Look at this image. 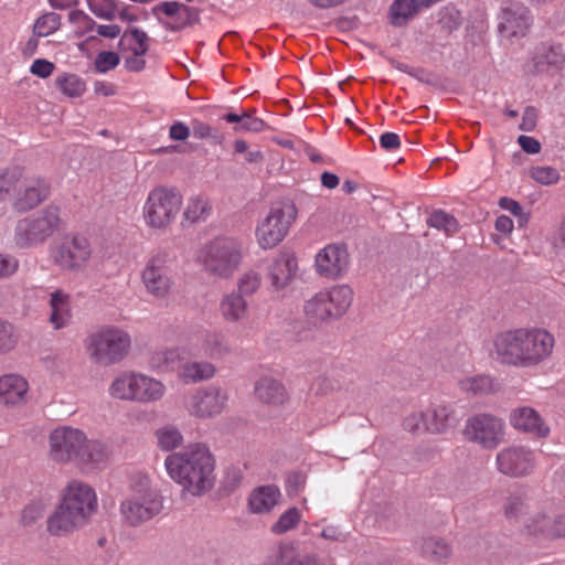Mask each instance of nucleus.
<instances>
[{"label":"nucleus","instance_id":"a211bd4d","mask_svg":"<svg viewBox=\"0 0 565 565\" xmlns=\"http://www.w3.org/2000/svg\"><path fill=\"white\" fill-rule=\"evenodd\" d=\"M318 275L328 279H337L344 275L349 267V254L342 244H328L320 249L315 258Z\"/></svg>","mask_w":565,"mask_h":565},{"label":"nucleus","instance_id":"ea45409f","mask_svg":"<svg viewBox=\"0 0 565 565\" xmlns=\"http://www.w3.org/2000/svg\"><path fill=\"white\" fill-rule=\"evenodd\" d=\"M417 545L425 556L436 561L446 559L451 554L449 544L439 537H424L417 542Z\"/></svg>","mask_w":565,"mask_h":565},{"label":"nucleus","instance_id":"2eb2a0df","mask_svg":"<svg viewBox=\"0 0 565 565\" xmlns=\"http://www.w3.org/2000/svg\"><path fill=\"white\" fill-rule=\"evenodd\" d=\"M497 469L504 476L520 478L530 475L535 467L534 451L524 446H509L495 457Z\"/></svg>","mask_w":565,"mask_h":565},{"label":"nucleus","instance_id":"c03bdc74","mask_svg":"<svg viewBox=\"0 0 565 565\" xmlns=\"http://www.w3.org/2000/svg\"><path fill=\"white\" fill-rule=\"evenodd\" d=\"M61 26V15L55 12H49L41 15L34 23V33L38 36H49Z\"/></svg>","mask_w":565,"mask_h":565},{"label":"nucleus","instance_id":"a878e982","mask_svg":"<svg viewBox=\"0 0 565 565\" xmlns=\"http://www.w3.org/2000/svg\"><path fill=\"white\" fill-rule=\"evenodd\" d=\"M111 458L109 447L99 439H89L85 435V441L81 447L76 463L87 470L104 469Z\"/></svg>","mask_w":565,"mask_h":565},{"label":"nucleus","instance_id":"aec40b11","mask_svg":"<svg viewBox=\"0 0 565 565\" xmlns=\"http://www.w3.org/2000/svg\"><path fill=\"white\" fill-rule=\"evenodd\" d=\"M530 9L520 1H509L500 14L499 30L507 38L525 36L531 24Z\"/></svg>","mask_w":565,"mask_h":565},{"label":"nucleus","instance_id":"3c124183","mask_svg":"<svg viewBox=\"0 0 565 565\" xmlns=\"http://www.w3.org/2000/svg\"><path fill=\"white\" fill-rule=\"evenodd\" d=\"M260 287V275L254 270L244 273L237 281V291L244 298L254 295Z\"/></svg>","mask_w":565,"mask_h":565},{"label":"nucleus","instance_id":"09e8293b","mask_svg":"<svg viewBox=\"0 0 565 565\" xmlns=\"http://www.w3.org/2000/svg\"><path fill=\"white\" fill-rule=\"evenodd\" d=\"M428 225L437 230H443L447 234H452L458 230L457 220L444 211H435L428 218Z\"/></svg>","mask_w":565,"mask_h":565},{"label":"nucleus","instance_id":"f03ea898","mask_svg":"<svg viewBox=\"0 0 565 565\" xmlns=\"http://www.w3.org/2000/svg\"><path fill=\"white\" fill-rule=\"evenodd\" d=\"M96 510L95 490L86 482L72 480L63 490L61 503L47 520V531L54 535L68 533L86 524Z\"/></svg>","mask_w":565,"mask_h":565},{"label":"nucleus","instance_id":"f3484780","mask_svg":"<svg viewBox=\"0 0 565 565\" xmlns=\"http://www.w3.org/2000/svg\"><path fill=\"white\" fill-rule=\"evenodd\" d=\"M226 392L216 386L196 390L188 402V411L198 418H210L220 415L226 406Z\"/></svg>","mask_w":565,"mask_h":565},{"label":"nucleus","instance_id":"5701e85b","mask_svg":"<svg viewBox=\"0 0 565 565\" xmlns=\"http://www.w3.org/2000/svg\"><path fill=\"white\" fill-rule=\"evenodd\" d=\"M509 422L515 430L537 438H546L551 431L541 414L530 406L513 408L510 412Z\"/></svg>","mask_w":565,"mask_h":565},{"label":"nucleus","instance_id":"7ed1b4c3","mask_svg":"<svg viewBox=\"0 0 565 565\" xmlns=\"http://www.w3.org/2000/svg\"><path fill=\"white\" fill-rule=\"evenodd\" d=\"M243 260L242 243L233 237L218 236L206 242L196 254L202 270L214 278L228 279Z\"/></svg>","mask_w":565,"mask_h":565},{"label":"nucleus","instance_id":"393cba45","mask_svg":"<svg viewBox=\"0 0 565 565\" xmlns=\"http://www.w3.org/2000/svg\"><path fill=\"white\" fill-rule=\"evenodd\" d=\"M28 381L14 373L0 376V405L18 407L24 405L29 398Z\"/></svg>","mask_w":565,"mask_h":565},{"label":"nucleus","instance_id":"69168bd1","mask_svg":"<svg viewBox=\"0 0 565 565\" xmlns=\"http://www.w3.org/2000/svg\"><path fill=\"white\" fill-rule=\"evenodd\" d=\"M537 122V110L533 106H527L524 109L522 122L519 128L523 131H532Z\"/></svg>","mask_w":565,"mask_h":565},{"label":"nucleus","instance_id":"f8f14e48","mask_svg":"<svg viewBox=\"0 0 565 565\" xmlns=\"http://www.w3.org/2000/svg\"><path fill=\"white\" fill-rule=\"evenodd\" d=\"M92 254L88 238L81 234L67 235L60 245L51 250L53 263L64 270L83 269Z\"/></svg>","mask_w":565,"mask_h":565},{"label":"nucleus","instance_id":"680f3d73","mask_svg":"<svg viewBox=\"0 0 565 565\" xmlns=\"http://www.w3.org/2000/svg\"><path fill=\"white\" fill-rule=\"evenodd\" d=\"M205 351H225L227 350L225 337L221 333H209L204 339Z\"/></svg>","mask_w":565,"mask_h":565},{"label":"nucleus","instance_id":"603ef678","mask_svg":"<svg viewBox=\"0 0 565 565\" xmlns=\"http://www.w3.org/2000/svg\"><path fill=\"white\" fill-rule=\"evenodd\" d=\"M129 41V49L135 55H145L148 52V35L145 31L137 28L130 30L126 35Z\"/></svg>","mask_w":565,"mask_h":565},{"label":"nucleus","instance_id":"0eeeda50","mask_svg":"<svg viewBox=\"0 0 565 565\" xmlns=\"http://www.w3.org/2000/svg\"><path fill=\"white\" fill-rule=\"evenodd\" d=\"M182 204V194L175 188L154 186L142 205L146 226L154 231H166L175 222Z\"/></svg>","mask_w":565,"mask_h":565},{"label":"nucleus","instance_id":"e433bc0d","mask_svg":"<svg viewBox=\"0 0 565 565\" xmlns=\"http://www.w3.org/2000/svg\"><path fill=\"white\" fill-rule=\"evenodd\" d=\"M212 213V205L207 198L203 195L190 196L183 210V222L195 224L205 222Z\"/></svg>","mask_w":565,"mask_h":565},{"label":"nucleus","instance_id":"c85d7f7f","mask_svg":"<svg viewBox=\"0 0 565 565\" xmlns=\"http://www.w3.org/2000/svg\"><path fill=\"white\" fill-rule=\"evenodd\" d=\"M218 312L224 321L237 323L248 317V302L238 292L231 291L222 296Z\"/></svg>","mask_w":565,"mask_h":565},{"label":"nucleus","instance_id":"6ab92c4d","mask_svg":"<svg viewBox=\"0 0 565 565\" xmlns=\"http://www.w3.org/2000/svg\"><path fill=\"white\" fill-rule=\"evenodd\" d=\"M49 194L50 185L44 179L23 174L12 204L18 212H26L41 204Z\"/></svg>","mask_w":565,"mask_h":565},{"label":"nucleus","instance_id":"58836bf2","mask_svg":"<svg viewBox=\"0 0 565 565\" xmlns=\"http://www.w3.org/2000/svg\"><path fill=\"white\" fill-rule=\"evenodd\" d=\"M554 337L545 329H529V343L526 353H551L554 347Z\"/></svg>","mask_w":565,"mask_h":565},{"label":"nucleus","instance_id":"6e6552de","mask_svg":"<svg viewBox=\"0 0 565 565\" xmlns=\"http://www.w3.org/2000/svg\"><path fill=\"white\" fill-rule=\"evenodd\" d=\"M298 215L292 201L284 200L271 205L269 213L257 223L255 236L262 249L278 246L288 235Z\"/></svg>","mask_w":565,"mask_h":565},{"label":"nucleus","instance_id":"412c9836","mask_svg":"<svg viewBox=\"0 0 565 565\" xmlns=\"http://www.w3.org/2000/svg\"><path fill=\"white\" fill-rule=\"evenodd\" d=\"M298 271V260L294 252L280 250L267 265L266 278L275 291L287 288Z\"/></svg>","mask_w":565,"mask_h":565},{"label":"nucleus","instance_id":"7c9ffc66","mask_svg":"<svg viewBox=\"0 0 565 565\" xmlns=\"http://www.w3.org/2000/svg\"><path fill=\"white\" fill-rule=\"evenodd\" d=\"M136 403L154 404L160 402L166 393V385L158 379L138 372Z\"/></svg>","mask_w":565,"mask_h":565},{"label":"nucleus","instance_id":"4d7b16f0","mask_svg":"<svg viewBox=\"0 0 565 565\" xmlns=\"http://www.w3.org/2000/svg\"><path fill=\"white\" fill-rule=\"evenodd\" d=\"M425 412H414L405 417L403 427L412 434H417L425 431Z\"/></svg>","mask_w":565,"mask_h":565},{"label":"nucleus","instance_id":"79ce46f5","mask_svg":"<svg viewBox=\"0 0 565 565\" xmlns=\"http://www.w3.org/2000/svg\"><path fill=\"white\" fill-rule=\"evenodd\" d=\"M158 446L166 451L172 450L179 447L183 437L180 430L173 426H164L156 431Z\"/></svg>","mask_w":565,"mask_h":565},{"label":"nucleus","instance_id":"39448f33","mask_svg":"<svg viewBox=\"0 0 565 565\" xmlns=\"http://www.w3.org/2000/svg\"><path fill=\"white\" fill-rule=\"evenodd\" d=\"M353 301V290L348 285L321 289L303 302L306 321L315 327L343 317Z\"/></svg>","mask_w":565,"mask_h":565},{"label":"nucleus","instance_id":"bb28decb","mask_svg":"<svg viewBox=\"0 0 565 565\" xmlns=\"http://www.w3.org/2000/svg\"><path fill=\"white\" fill-rule=\"evenodd\" d=\"M50 318L49 321L54 329H62L68 326L72 319L71 295L63 289H55L49 298Z\"/></svg>","mask_w":565,"mask_h":565},{"label":"nucleus","instance_id":"dca6fc26","mask_svg":"<svg viewBox=\"0 0 565 565\" xmlns=\"http://www.w3.org/2000/svg\"><path fill=\"white\" fill-rule=\"evenodd\" d=\"M166 30L178 32L200 21V10L178 1H163L152 8Z\"/></svg>","mask_w":565,"mask_h":565},{"label":"nucleus","instance_id":"4c0bfd02","mask_svg":"<svg viewBox=\"0 0 565 565\" xmlns=\"http://www.w3.org/2000/svg\"><path fill=\"white\" fill-rule=\"evenodd\" d=\"M55 87L68 98L81 97L86 90V83L78 75L62 73L55 78Z\"/></svg>","mask_w":565,"mask_h":565},{"label":"nucleus","instance_id":"e2e57ef3","mask_svg":"<svg viewBox=\"0 0 565 565\" xmlns=\"http://www.w3.org/2000/svg\"><path fill=\"white\" fill-rule=\"evenodd\" d=\"M54 71V64L47 60L38 58L33 61L30 72L41 78L49 77Z\"/></svg>","mask_w":565,"mask_h":565},{"label":"nucleus","instance_id":"a19ab883","mask_svg":"<svg viewBox=\"0 0 565 565\" xmlns=\"http://www.w3.org/2000/svg\"><path fill=\"white\" fill-rule=\"evenodd\" d=\"M23 169L19 167L7 168L0 171V199L17 192L21 182Z\"/></svg>","mask_w":565,"mask_h":565},{"label":"nucleus","instance_id":"774afa93","mask_svg":"<svg viewBox=\"0 0 565 565\" xmlns=\"http://www.w3.org/2000/svg\"><path fill=\"white\" fill-rule=\"evenodd\" d=\"M380 145L386 151H395L401 146L399 136L395 132H384L380 137Z\"/></svg>","mask_w":565,"mask_h":565},{"label":"nucleus","instance_id":"b1692460","mask_svg":"<svg viewBox=\"0 0 565 565\" xmlns=\"http://www.w3.org/2000/svg\"><path fill=\"white\" fill-rule=\"evenodd\" d=\"M533 70L536 74H555L565 65V52L561 44L543 43L532 56Z\"/></svg>","mask_w":565,"mask_h":565},{"label":"nucleus","instance_id":"8fccbe9b","mask_svg":"<svg viewBox=\"0 0 565 565\" xmlns=\"http://www.w3.org/2000/svg\"><path fill=\"white\" fill-rule=\"evenodd\" d=\"M19 342V334L12 323L0 318V352L12 351Z\"/></svg>","mask_w":565,"mask_h":565},{"label":"nucleus","instance_id":"f704fd0d","mask_svg":"<svg viewBox=\"0 0 565 565\" xmlns=\"http://www.w3.org/2000/svg\"><path fill=\"white\" fill-rule=\"evenodd\" d=\"M280 491L275 486L256 488L249 497L248 504L254 513L269 512L279 501Z\"/></svg>","mask_w":565,"mask_h":565},{"label":"nucleus","instance_id":"0e129e2a","mask_svg":"<svg viewBox=\"0 0 565 565\" xmlns=\"http://www.w3.org/2000/svg\"><path fill=\"white\" fill-rule=\"evenodd\" d=\"M298 557L294 545L284 544L279 546V565H297Z\"/></svg>","mask_w":565,"mask_h":565},{"label":"nucleus","instance_id":"473e14b6","mask_svg":"<svg viewBox=\"0 0 565 565\" xmlns=\"http://www.w3.org/2000/svg\"><path fill=\"white\" fill-rule=\"evenodd\" d=\"M215 372V365L203 360L182 361L178 367V375L185 383L210 380L214 376Z\"/></svg>","mask_w":565,"mask_h":565},{"label":"nucleus","instance_id":"1a4fd4ad","mask_svg":"<svg viewBox=\"0 0 565 565\" xmlns=\"http://www.w3.org/2000/svg\"><path fill=\"white\" fill-rule=\"evenodd\" d=\"M146 291L157 299H166L173 290L174 280L169 267V253L158 250L147 260L141 271Z\"/></svg>","mask_w":565,"mask_h":565},{"label":"nucleus","instance_id":"c9c22d12","mask_svg":"<svg viewBox=\"0 0 565 565\" xmlns=\"http://www.w3.org/2000/svg\"><path fill=\"white\" fill-rule=\"evenodd\" d=\"M422 8L429 6L422 0H394L390 8V21L395 26L405 25Z\"/></svg>","mask_w":565,"mask_h":565},{"label":"nucleus","instance_id":"423d86ee","mask_svg":"<svg viewBox=\"0 0 565 565\" xmlns=\"http://www.w3.org/2000/svg\"><path fill=\"white\" fill-rule=\"evenodd\" d=\"M62 227L61 210L51 204L36 214L20 218L15 223L12 241L19 249L33 248L45 243Z\"/></svg>","mask_w":565,"mask_h":565},{"label":"nucleus","instance_id":"bf43d9fd","mask_svg":"<svg viewBox=\"0 0 565 565\" xmlns=\"http://www.w3.org/2000/svg\"><path fill=\"white\" fill-rule=\"evenodd\" d=\"M460 15L458 11L455 10H446L440 13V18L438 21V24L440 28L448 33L452 32L454 30L458 29L460 25Z\"/></svg>","mask_w":565,"mask_h":565},{"label":"nucleus","instance_id":"c756f323","mask_svg":"<svg viewBox=\"0 0 565 565\" xmlns=\"http://www.w3.org/2000/svg\"><path fill=\"white\" fill-rule=\"evenodd\" d=\"M257 399L267 405L279 406L288 399V393L279 381L263 376L255 384Z\"/></svg>","mask_w":565,"mask_h":565},{"label":"nucleus","instance_id":"49530a36","mask_svg":"<svg viewBox=\"0 0 565 565\" xmlns=\"http://www.w3.org/2000/svg\"><path fill=\"white\" fill-rule=\"evenodd\" d=\"M300 519V511L297 508H290L279 516L278 521L271 526V531L275 534H284L296 527Z\"/></svg>","mask_w":565,"mask_h":565},{"label":"nucleus","instance_id":"2f4dec72","mask_svg":"<svg viewBox=\"0 0 565 565\" xmlns=\"http://www.w3.org/2000/svg\"><path fill=\"white\" fill-rule=\"evenodd\" d=\"M529 329L520 328L499 333L494 339L498 353H526Z\"/></svg>","mask_w":565,"mask_h":565},{"label":"nucleus","instance_id":"20e7f679","mask_svg":"<svg viewBox=\"0 0 565 565\" xmlns=\"http://www.w3.org/2000/svg\"><path fill=\"white\" fill-rule=\"evenodd\" d=\"M129 489L130 494L120 503V514L127 525L139 526L161 513L163 497L152 488L147 476L134 477Z\"/></svg>","mask_w":565,"mask_h":565},{"label":"nucleus","instance_id":"a18cd8bd","mask_svg":"<svg viewBox=\"0 0 565 565\" xmlns=\"http://www.w3.org/2000/svg\"><path fill=\"white\" fill-rule=\"evenodd\" d=\"M529 177L542 185L555 184L561 178L558 170L550 166L531 167Z\"/></svg>","mask_w":565,"mask_h":565},{"label":"nucleus","instance_id":"4468645a","mask_svg":"<svg viewBox=\"0 0 565 565\" xmlns=\"http://www.w3.org/2000/svg\"><path fill=\"white\" fill-rule=\"evenodd\" d=\"M85 343L93 353H127L131 345V338L119 327L102 326L87 335Z\"/></svg>","mask_w":565,"mask_h":565},{"label":"nucleus","instance_id":"37998d69","mask_svg":"<svg viewBox=\"0 0 565 565\" xmlns=\"http://www.w3.org/2000/svg\"><path fill=\"white\" fill-rule=\"evenodd\" d=\"M462 390L473 394H488L498 390V384L489 376L479 375L461 382Z\"/></svg>","mask_w":565,"mask_h":565},{"label":"nucleus","instance_id":"5fc2aeb1","mask_svg":"<svg viewBox=\"0 0 565 565\" xmlns=\"http://www.w3.org/2000/svg\"><path fill=\"white\" fill-rule=\"evenodd\" d=\"M119 55L113 51H103L97 54L94 65L98 73H107L118 66Z\"/></svg>","mask_w":565,"mask_h":565},{"label":"nucleus","instance_id":"72a5a7b5","mask_svg":"<svg viewBox=\"0 0 565 565\" xmlns=\"http://www.w3.org/2000/svg\"><path fill=\"white\" fill-rule=\"evenodd\" d=\"M138 372H122L114 379L108 387V394L119 401L136 402Z\"/></svg>","mask_w":565,"mask_h":565},{"label":"nucleus","instance_id":"9b49d317","mask_svg":"<svg viewBox=\"0 0 565 565\" xmlns=\"http://www.w3.org/2000/svg\"><path fill=\"white\" fill-rule=\"evenodd\" d=\"M524 534L543 540L564 539L565 513L558 512L552 502L542 501L533 516L527 519Z\"/></svg>","mask_w":565,"mask_h":565},{"label":"nucleus","instance_id":"864d4df0","mask_svg":"<svg viewBox=\"0 0 565 565\" xmlns=\"http://www.w3.org/2000/svg\"><path fill=\"white\" fill-rule=\"evenodd\" d=\"M68 20L76 25L77 35L82 36L94 30L95 21L82 10H73L68 13Z\"/></svg>","mask_w":565,"mask_h":565},{"label":"nucleus","instance_id":"13d9d810","mask_svg":"<svg viewBox=\"0 0 565 565\" xmlns=\"http://www.w3.org/2000/svg\"><path fill=\"white\" fill-rule=\"evenodd\" d=\"M19 259L15 256L0 253V279L13 276L19 269Z\"/></svg>","mask_w":565,"mask_h":565},{"label":"nucleus","instance_id":"6e6d98bb","mask_svg":"<svg viewBox=\"0 0 565 565\" xmlns=\"http://www.w3.org/2000/svg\"><path fill=\"white\" fill-rule=\"evenodd\" d=\"M255 110H244L243 117L241 121V126H235L234 130L239 131H252V132H260L264 130L265 122L254 116Z\"/></svg>","mask_w":565,"mask_h":565},{"label":"nucleus","instance_id":"de8ad7c7","mask_svg":"<svg viewBox=\"0 0 565 565\" xmlns=\"http://www.w3.org/2000/svg\"><path fill=\"white\" fill-rule=\"evenodd\" d=\"M89 10L100 19L111 21L117 15V4L114 0H86Z\"/></svg>","mask_w":565,"mask_h":565},{"label":"nucleus","instance_id":"052dcab7","mask_svg":"<svg viewBox=\"0 0 565 565\" xmlns=\"http://www.w3.org/2000/svg\"><path fill=\"white\" fill-rule=\"evenodd\" d=\"M502 363L511 364L514 366H530L541 362V355H501Z\"/></svg>","mask_w":565,"mask_h":565},{"label":"nucleus","instance_id":"4be33fe9","mask_svg":"<svg viewBox=\"0 0 565 565\" xmlns=\"http://www.w3.org/2000/svg\"><path fill=\"white\" fill-rule=\"evenodd\" d=\"M541 502V500L530 497L524 491H516L504 499L503 514L508 521L520 525L522 532L525 533L527 519L533 516Z\"/></svg>","mask_w":565,"mask_h":565},{"label":"nucleus","instance_id":"ddd939ff","mask_svg":"<svg viewBox=\"0 0 565 565\" xmlns=\"http://www.w3.org/2000/svg\"><path fill=\"white\" fill-rule=\"evenodd\" d=\"M85 433L72 426H60L49 435V457L55 463L76 462Z\"/></svg>","mask_w":565,"mask_h":565},{"label":"nucleus","instance_id":"f257e3e1","mask_svg":"<svg viewBox=\"0 0 565 565\" xmlns=\"http://www.w3.org/2000/svg\"><path fill=\"white\" fill-rule=\"evenodd\" d=\"M164 466L183 492L202 495L213 487L215 460L203 444H192L182 451L169 455Z\"/></svg>","mask_w":565,"mask_h":565},{"label":"nucleus","instance_id":"338daca9","mask_svg":"<svg viewBox=\"0 0 565 565\" xmlns=\"http://www.w3.org/2000/svg\"><path fill=\"white\" fill-rule=\"evenodd\" d=\"M190 128L182 121H175L169 129V137L175 141H184L189 138Z\"/></svg>","mask_w":565,"mask_h":565},{"label":"nucleus","instance_id":"cd10ccee","mask_svg":"<svg viewBox=\"0 0 565 565\" xmlns=\"http://www.w3.org/2000/svg\"><path fill=\"white\" fill-rule=\"evenodd\" d=\"M425 431L444 434L456 425L455 411L449 405H431L425 411Z\"/></svg>","mask_w":565,"mask_h":565},{"label":"nucleus","instance_id":"9d476101","mask_svg":"<svg viewBox=\"0 0 565 565\" xmlns=\"http://www.w3.org/2000/svg\"><path fill=\"white\" fill-rule=\"evenodd\" d=\"M462 435L483 449H494L503 441L504 422L491 414H477L467 419Z\"/></svg>","mask_w":565,"mask_h":565}]
</instances>
